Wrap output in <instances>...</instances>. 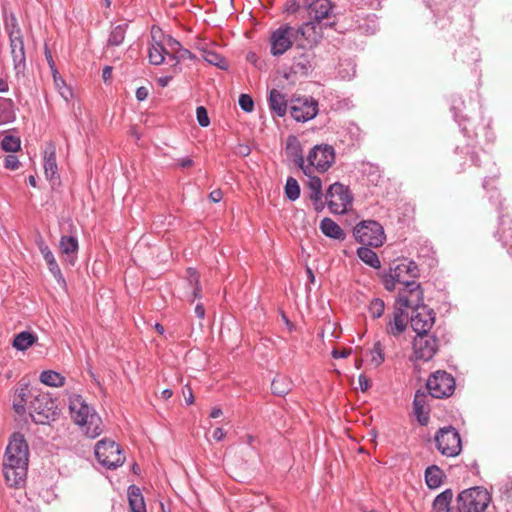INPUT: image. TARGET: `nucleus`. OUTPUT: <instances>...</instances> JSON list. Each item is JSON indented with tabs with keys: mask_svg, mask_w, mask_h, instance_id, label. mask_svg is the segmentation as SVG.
<instances>
[{
	"mask_svg": "<svg viewBox=\"0 0 512 512\" xmlns=\"http://www.w3.org/2000/svg\"><path fill=\"white\" fill-rule=\"evenodd\" d=\"M407 328V314L400 306H396L393 311L392 318L389 319L386 325V332L388 335L398 337Z\"/></svg>",
	"mask_w": 512,
	"mask_h": 512,
	"instance_id": "nucleus-22",
	"label": "nucleus"
},
{
	"mask_svg": "<svg viewBox=\"0 0 512 512\" xmlns=\"http://www.w3.org/2000/svg\"><path fill=\"white\" fill-rule=\"evenodd\" d=\"M239 105L244 112L250 113L254 110V101L248 94H241L239 96Z\"/></svg>",
	"mask_w": 512,
	"mask_h": 512,
	"instance_id": "nucleus-52",
	"label": "nucleus"
},
{
	"mask_svg": "<svg viewBox=\"0 0 512 512\" xmlns=\"http://www.w3.org/2000/svg\"><path fill=\"white\" fill-rule=\"evenodd\" d=\"M285 155L289 161L304 172L307 160L304 159L302 145L295 135L287 137Z\"/></svg>",
	"mask_w": 512,
	"mask_h": 512,
	"instance_id": "nucleus-20",
	"label": "nucleus"
},
{
	"mask_svg": "<svg viewBox=\"0 0 512 512\" xmlns=\"http://www.w3.org/2000/svg\"><path fill=\"white\" fill-rule=\"evenodd\" d=\"M413 352L417 360L429 361L438 351V339L429 333L417 334L413 340Z\"/></svg>",
	"mask_w": 512,
	"mask_h": 512,
	"instance_id": "nucleus-15",
	"label": "nucleus"
},
{
	"mask_svg": "<svg viewBox=\"0 0 512 512\" xmlns=\"http://www.w3.org/2000/svg\"><path fill=\"white\" fill-rule=\"evenodd\" d=\"M491 501V496L483 487H472L460 492L456 503L463 512H484Z\"/></svg>",
	"mask_w": 512,
	"mask_h": 512,
	"instance_id": "nucleus-8",
	"label": "nucleus"
},
{
	"mask_svg": "<svg viewBox=\"0 0 512 512\" xmlns=\"http://www.w3.org/2000/svg\"><path fill=\"white\" fill-rule=\"evenodd\" d=\"M285 196L290 201H295L300 196V186L293 177H288L285 184Z\"/></svg>",
	"mask_w": 512,
	"mask_h": 512,
	"instance_id": "nucleus-43",
	"label": "nucleus"
},
{
	"mask_svg": "<svg viewBox=\"0 0 512 512\" xmlns=\"http://www.w3.org/2000/svg\"><path fill=\"white\" fill-rule=\"evenodd\" d=\"M437 450L446 457H456L462 451L460 434L453 426L441 427L434 436Z\"/></svg>",
	"mask_w": 512,
	"mask_h": 512,
	"instance_id": "nucleus-9",
	"label": "nucleus"
},
{
	"mask_svg": "<svg viewBox=\"0 0 512 512\" xmlns=\"http://www.w3.org/2000/svg\"><path fill=\"white\" fill-rule=\"evenodd\" d=\"M202 57L207 63L211 65H214L222 70L228 69V62L226 58L213 50L203 49Z\"/></svg>",
	"mask_w": 512,
	"mask_h": 512,
	"instance_id": "nucleus-38",
	"label": "nucleus"
},
{
	"mask_svg": "<svg viewBox=\"0 0 512 512\" xmlns=\"http://www.w3.org/2000/svg\"><path fill=\"white\" fill-rule=\"evenodd\" d=\"M195 314L198 318L203 319L205 316V308L204 306L199 303L195 306Z\"/></svg>",
	"mask_w": 512,
	"mask_h": 512,
	"instance_id": "nucleus-64",
	"label": "nucleus"
},
{
	"mask_svg": "<svg viewBox=\"0 0 512 512\" xmlns=\"http://www.w3.org/2000/svg\"><path fill=\"white\" fill-rule=\"evenodd\" d=\"M45 58L47 60V63L49 65L51 71H52L53 78H54L55 82L57 83L58 78H61V77L59 76V73H58V71L56 69V65H55V62L53 60L51 51L47 47H45Z\"/></svg>",
	"mask_w": 512,
	"mask_h": 512,
	"instance_id": "nucleus-54",
	"label": "nucleus"
},
{
	"mask_svg": "<svg viewBox=\"0 0 512 512\" xmlns=\"http://www.w3.org/2000/svg\"><path fill=\"white\" fill-rule=\"evenodd\" d=\"M196 117L199 125L201 127H207L210 124V119L208 117V113L205 107L199 106L196 109Z\"/></svg>",
	"mask_w": 512,
	"mask_h": 512,
	"instance_id": "nucleus-53",
	"label": "nucleus"
},
{
	"mask_svg": "<svg viewBox=\"0 0 512 512\" xmlns=\"http://www.w3.org/2000/svg\"><path fill=\"white\" fill-rule=\"evenodd\" d=\"M59 248L62 254L70 256L76 254L79 249L78 240L75 236L63 235L60 238Z\"/></svg>",
	"mask_w": 512,
	"mask_h": 512,
	"instance_id": "nucleus-42",
	"label": "nucleus"
},
{
	"mask_svg": "<svg viewBox=\"0 0 512 512\" xmlns=\"http://www.w3.org/2000/svg\"><path fill=\"white\" fill-rule=\"evenodd\" d=\"M299 9L300 3L297 0H288L284 6V11L289 14H295Z\"/></svg>",
	"mask_w": 512,
	"mask_h": 512,
	"instance_id": "nucleus-56",
	"label": "nucleus"
},
{
	"mask_svg": "<svg viewBox=\"0 0 512 512\" xmlns=\"http://www.w3.org/2000/svg\"><path fill=\"white\" fill-rule=\"evenodd\" d=\"M251 152V149L248 145L245 144H239L237 146L236 153L240 156H248Z\"/></svg>",
	"mask_w": 512,
	"mask_h": 512,
	"instance_id": "nucleus-61",
	"label": "nucleus"
},
{
	"mask_svg": "<svg viewBox=\"0 0 512 512\" xmlns=\"http://www.w3.org/2000/svg\"><path fill=\"white\" fill-rule=\"evenodd\" d=\"M127 29H128L127 23H122V24L113 26L110 31L108 40H107V45L112 46V47L121 45L125 39Z\"/></svg>",
	"mask_w": 512,
	"mask_h": 512,
	"instance_id": "nucleus-36",
	"label": "nucleus"
},
{
	"mask_svg": "<svg viewBox=\"0 0 512 512\" xmlns=\"http://www.w3.org/2000/svg\"><path fill=\"white\" fill-rule=\"evenodd\" d=\"M35 242H36V245H37L39 251L41 252L51 274L54 276V278L56 279V281L59 284L65 285L66 281L63 277L61 269L53 255L52 251L50 250L49 246L45 243L43 237L41 235H38Z\"/></svg>",
	"mask_w": 512,
	"mask_h": 512,
	"instance_id": "nucleus-19",
	"label": "nucleus"
},
{
	"mask_svg": "<svg viewBox=\"0 0 512 512\" xmlns=\"http://www.w3.org/2000/svg\"><path fill=\"white\" fill-rule=\"evenodd\" d=\"M14 102L11 99L0 97V119L3 124L15 120Z\"/></svg>",
	"mask_w": 512,
	"mask_h": 512,
	"instance_id": "nucleus-37",
	"label": "nucleus"
},
{
	"mask_svg": "<svg viewBox=\"0 0 512 512\" xmlns=\"http://www.w3.org/2000/svg\"><path fill=\"white\" fill-rule=\"evenodd\" d=\"M371 354H372V362L376 366H379L380 364H382L384 362L385 358H384L383 347L379 341L374 344Z\"/></svg>",
	"mask_w": 512,
	"mask_h": 512,
	"instance_id": "nucleus-50",
	"label": "nucleus"
},
{
	"mask_svg": "<svg viewBox=\"0 0 512 512\" xmlns=\"http://www.w3.org/2000/svg\"><path fill=\"white\" fill-rule=\"evenodd\" d=\"M40 381L51 387H61L65 383V377L53 370H45L40 374Z\"/></svg>",
	"mask_w": 512,
	"mask_h": 512,
	"instance_id": "nucleus-40",
	"label": "nucleus"
},
{
	"mask_svg": "<svg viewBox=\"0 0 512 512\" xmlns=\"http://www.w3.org/2000/svg\"><path fill=\"white\" fill-rule=\"evenodd\" d=\"M384 310L385 303L380 298H374L368 306V311L374 319L380 318L383 315Z\"/></svg>",
	"mask_w": 512,
	"mask_h": 512,
	"instance_id": "nucleus-46",
	"label": "nucleus"
},
{
	"mask_svg": "<svg viewBox=\"0 0 512 512\" xmlns=\"http://www.w3.org/2000/svg\"><path fill=\"white\" fill-rule=\"evenodd\" d=\"M5 29L6 32L8 33L9 39H12V37L16 35V32L22 34L17 19L14 15H11L10 18H7L5 20Z\"/></svg>",
	"mask_w": 512,
	"mask_h": 512,
	"instance_id": "nucleus-49",
	"label": "nucleus"
},
{
	"mask_svg": "<svg viewBox=\"0 0 512 512\" xmlns=\"http://www.w3.org/2000/svg\"><path fill=\"white\" fill-rule=\"evenodd\" d=\"M165 55H169L168 50L160 43L152 44L149 48L148 58L152 65H160L165 60Z\"/></svg>",
	"mask_w": 512,
	"mask_h": 512,
	"instance_id": "nucleus-41",
	"label": "nucleus"
},
{
	"mask_svg": "<svg viewBox=\"0 0 512 512\" xmlns=\"http://www.w3.org/2000/svg\"><path fill=\"white\" fill-rule=\"evenodd\" d=\"M29 402V415L36 424H49L59 416L56 400L48 393H32L29 384L20 381L15 389L13 397V409L16 414L22 416L26 413V405Z\"/></svg>",
	"mask_w": 512,
	"mask_h": 512,
	"instance_id": "nucleus-2",
	"label": "nucleus"
},
{
	"mask_svg": "<svg viewBox=\"0 0 512 512\" xmlns=\"http://www.w3.org/2000/svg\"><path fill=\"white\" fill-rule=\"evenodd\" d=\"M185 59H189V60H195L196 59V56L188 49L186 48H183L180 49L179 53L177 55H171L170 56V61L172 62V66L173 67H176L178 66V64L180 63L181 60H185Z\"/></svg>",
	"mask_w": 512,
	"mask_h": 512,
	"instance_id": "nucleus-48",
	"label": "nucleus"
},
{
	"mask_svg": "<svg viewBox=\"0 0 512 512\" xmlns=\"http://www.w3.org/2000/svg\"><path fill=\"white\" fill-rule=\"evenodd\" d=\"M10 40V53L14 63L16 76L24 75L26 70V55L22 34L16 32V35Z\"/></svg>",
	"mask_w": 512,
	"mask_h": 512,
	"instance_id": "nucleus-18",
	"label": "nucleus"
},
{
	"mask_svg": "<svg viewBox=\"0 0 512 512\" xmlns=\"http://www.w3.org/2000/svg\"><path fill=\"white\" fill-rule=\"evenodd\" d=\"M335 162V150L329 144L315 145L307 155V164L304 169V174L310 176L314 170L324 173Z\"/></svg>",
	"mask_w": 512,
	"mask_h": 512,
	"instance_id": "nucleus-7",
	"label": "nucleus"
},
{
	"mask_svg": "<svg viewBox=\"0 0 512 512\" xmlns=\"http://www.w3.org/2000/svg\"><path fill=\"white\" fill-rule=\"evenodd\" d=\"M453 495L452 489H446L438 494L432 503L433 510L435 512H463L457 503L455 506L451 505Z\"/></svg>",
	"mask_w": 512,
	"mask_h": 512,
	"instance_id": "nucleus-23",
	"label": "nucleus"
},
{
	"mask_svg": "<svg viewBox=\"0 0 512 512\" xmlns=\"http://www.w3.org/2000/svg\"><path fill=\"white\" fill-rule=\"evenodd\" d=\"M321 232L329 238L343 241L346 238V234L343 229L331 218L325 217L320 222Z\"/></svg>",
	"mask_w": 512,
	"mask_h": 512,
	"instance_id": "nucleus-28",
	"label": "nucleus"
},
{
	"mask_svg": "<svg viewBox=\"0 0 512 512\" xmlns=\"http://www.w3.org/2000/svg\"><path fill=\"white\" fill-rule=\"evenodd\" d=\"M307 9L311 20L304 24L312 25V28L310 29L312 36L315 35L319 38L316 32L318 25L320 28H327L333 27L336 24L335 15L333 13L334 5L330 0H314L307 4Z\"/></svg>",
	"mask_w": 512,
	"mask_h": 512,
	"instance_id": "nucleus-6",
	"label": "nucleus"
},
{
	"mask_svg": "<svg viewBox=\"0 0 512 512\" xmlns=\"http://www.w3.org/2000/svg\"><path fill=\"white\" fill-rule=\"evenodd\" d=\"M499 172L493 173L491 176H486L483 181V188L490 194L489 199L496 205V208L501 211L503 209V200L498 188L495 185L496 180L499 178Z\"/></svg>",
	"mask_w": 512,
	"mask_h": 512,
	"instance_id": "nucleus-26",
	"label": "nucleus"
},
{
	"mask_svg": "<svg viewBox=\"0 0 512 512\" xmlns=\"http://www.w3.org/2000/svg\"><path fill=\"white\" fill-rule=\"evenodd\" d=\"M465 110L466 106L462 97L453 95L451 97V111L454 114L455 120L461 127L464 136L472 141V143L458 145L455 149V153L460 157V160L469 157L472 165L480 167L479 152L482 151V149L477 147L476 139L479 136V132H482L487 141L492 140L489 130L490 120L485 119L480 111H473L472 114H468Z\"/></svg>",
	"mask_w": 512,
	"mask_h": 512,
	"instance_id": "nucleus-1",
	"label": "nucleus"
},
{
	"mask_svg": "<svg viewBox=\"0 0 512 512\" xmlns=\"http://www.w3.org/2000/svg\"><path fill=\"white\" fill-rule=\"evenodd\" d=\"M20 162L15 155H7L4 159V167L9 170H16L19 168Z\"/></svg>",
	"mask_w": 512,
	"mask_h": 512,
	"instance_id": "nucleus-55",
	"label": "nucleus"
},
{
	"mask_svg": "<svg viewBox=\"0 0 512 512\" xmlns=\"http://www.w3.org/2000/svg\"><path fill=\"white\" fill-rule=\"evenodd\" d=\"M307 181V188L309 190V199L314 203L315 210L320 211L324 208V203L322 202V181L318 176L310 173Z\"/></svg>",
	"mask_w": 512,
	"mask_h": 512,
	"instance_id": "nucleus-25",
	"label": "nucleus"
},
{
	"mask_svg": "<svg viewBox=\"0 0 512 512\" xmlns=\"http://www.w3.org/2000/svg\"><path fill=\"white\" fill-rule=\"evenodd\" d=\"M425 405L426 394L418 390L414 396L413 409L417 420L421 425H427L429 421V412L426 410Z\"/></svg>",
	"mask_w": 512,
	"mask_h": 512,
	"instance_id": "nucleus-29",
	"label": "nucleus"
},
{
	"mask_svg": "<svg viewBox=\"0 0 512 512\" xmlns=\"http://www.w3.org/2000/svg\"><path fill=\"white\" fill-rule=\"evenodd\" d=\"M1 147L6 152H16L21 147L20 138L17 136L6 135L2 139Z\"/></svg>",
	"mask_w": 512,
	"mask_h": 512,
	"instance_id": "nucleus-44",
	"label": "nucleus"
},
{
	"mask_svg": "<svg viewBox=\"0 0 512 512\" xmlns=\"http://www.w3.org/2000/svg\"><path fill=\"white\" fill-rule=\"evenodd\" d=\"M268 105L273 114L278 117H284L288 110L286 94L277 89H272L268 96Z\"/></svg>",
	"mask_w": 512,
	"mask_h": 512,
	"instance_id": "nucleus-24",
	"label": "nucleus"
},
{
	"mask_svg": "<svg viewBox=\"0 0 512 512\" xmlns=\"http://www.w3.org/2000/svg\"><path fill=\"white\" fill-rule=\"evenodd\" d=\"M69 410L74 422L79 425L89 438H96L103 432L102 420L81 395H74L69 400Z\"/></svg>",
	"mask_w": 512,
	"mask_h": 512,
	"instance_id": "nucleus-5",
	"label": "nucleus"
},
{
	"mask_svg": "<svg viewBox=\"0 0 512 512\" xmlns=\"http://www.w3.org/2000/svg\"><path fill=\"white\" fill-rule=\"evenodd\" d=\"M95 456L98 462L108 469H116L125 461L119 444L110 439H102L95 445Z\"/></svg>",
	"mask_w": 512,
	"mask_h": 512,
	"instance_id": "nucleus-10",
	"label": "nucleus"
},
{
	"mask_svg": "<svg viewBox=\"0 0 512 512\" xmlns=\"http://www.w3.org/2000/svg\"><path fill=\"white\" fill-rule=\"evenodd\" d=\"M193 165V160L189 157H185L182 159L177 160V166L180 168H189Z\"/></svg>",
	"mask_w": 512,
	"mask_h": 512,
	"instance_id": "nucleus-62",
	"label": "nucleus"
},
{
	"mask_svg": "<svg viewBox=\"0 0 512 512\" xmlns=\"http://www.w3.org/2000/svg\"><path fill=\"white\" fill-rule=\"evenodd\" d=\"M397 305L403 309L411 308L413 310L427 307L424 304V293L421 284L413 280L405 282L404 288L399 291Z\"/></svg>",
	"mask_w": 512,
	"mask_h": 512,
	"instance_id": "nucleus-14",
	"label": "nucleus"
},
{
	"mask_svg": "<svg viewBox=\"0 0 512 512\" xmlns=\"http://www.w3.org/2000/svg\"><path fill=\"white\" fill-rule=\"evenodd\" d=\"M311 24H302L295 28L288 24L282 25L271 32L270 35V52L273 56H281L288 51L293 42L304 39L306 43H301L297 48L311 49L318 42L317 36H312L310 29Z\"/></svg>",
	"mask_w": 512,
	"mask_h": 512,
	"instance_id": "nucleus-4",
	"label": "nucleus"
},
{
	"mask_svg": "<svg viewBox=\"0 0 512 512\" xmlns=\"http://www.w3.org/2000/svg\"><path fill=\"white\" fill-rule=\"evenodd\" d=\"M292 382L284 376H277L271 383V391L274 395L284 397L292 390Z\"/></svg>",
	"mask_w": 512,
	"mask_h": 512,
	"instance_id": "nucleus-35",
	"label": "nucleus"
},
{
	"mask_svg": "<svg viewBox=\"0 0 512 512\" xmlns=\"http://www.w3.org/2000/svg\"><path fill=\"white\" fill-rule=\"evenodd\" d=\"M222 198H223V192L220 189H215V190L211 191L209 194V199L214 203L220 202L222 200Z\"/></svg>",
	"mask_w": 512,
	"mask_h": 512,
	"instance_id": "nucleus-58",
	"label": "nucleus"
},
{
	"mask_svg": "<svg viewBox=\"0 0 512 512\" xmlns=\"http://www.w3.org/2000/svg\"><path fill=\"white\" fill-rule=\"evenodd\" d=\"M314 58V54L312 52H304L299 56H295L292 65V71L295 74H300L302 76H308L312 69V60Z\"/></svg>",
	"mask_w": 512,
	"mask_h": 512,
	"instance_id": "nucleus-27",
	"label": "nucleus"
},
{
	"mask_svg": "<svg viewBox=\"0 0 512 512\" xmlns=\"http://www.w3.org/2000/svg\"><path fill=\"white\" fill-rule=\"evenodd\" d=\"M444 477V472L436 465H431L425 470V481L430 489L440 487Z\"/></svg>",
	"mask_w": 512,
	"mask_h": 512,
	"instance_id": "nucleus-33",
	"label": "nucleus"
},
{
	"mask_svg": "<svg viewBox=\"0 0 512 512\" xmlns=\"http://www.w3.org/2000/svg\"><path fill=\"white\" fill-rule=\"evenodd\" d=\"M496 237L507 250L512 247V215L510 213L500 215Z\"/></svg>",
	"mask_w": 512,
	"mask_h": 512,
	"instance_id": "nucleus-21",
	"label": "nucleus"
},
{
	"mask_svg": "<svg viewBox=\"0 0 512 512\" xmlns=\"http://www.w3.org/2000/svg\"><path fill=\"white\" fill-rule=\"evenodd\" d=\"M357 256L368 266L378 269L381 266L378 255L370 248L363 245L357 249Z\"/></svg>",
	"mask_w": 512,
	"mask_h": 512,
	"instance_id": "nucleus-34",
	"label": "nucleus"
},
{
	"mask_svg": "<svg viewBox=\"0 0 512 512\" xmlns=\"http://www.w3.org/2000/svg\"><path fill=\"white\" fill-rule=\"evenodd\" d=\"M291 117L297 122H307L318 114V102L313 98L292 99L290 104Z\"/></svg>",
	"mask_w": 512,
	"mask_h": 512,
	"instance_id": "nucleus-16",
	"label": "nucleus"
},
{
	"mask_svg": "<svg viewBox=\"0 0 512 512\" xmlns=\"http://www.w3.org/2000/svg\"><path fill=\"white\" fill-rule=\"evenodd\" d=\"M325 199L329 210L334 214L346 213L353 200L349 188L339 182L329 186Z\"/></svg>",
	"mask_w": 512,
	"mask_h": 512,
	"instance_id": "nucleus-12",
	"label": "nucleus"
},
{
	"mask_svg": "<svg viewBox=\"0 0 512 512\" xmlns=\"http://www.w3.org/2000/svg\"><path fill=\"white\" fill-rule=\"evenodd\" d=\"M187 275H188V283L192 287V298L190 299V301L194 302L196 299H200L202 297L200 276H199L198 272L196 271V269H194V268H188Z\"/></svg>",
	"mask_w": 512,
	"mask_h": 512,
	"instance_id": "nucleus-39",
	"label": "nucleus"
},
{
	"mask_svg": "<svg viewBox=\"0 0 512 512\" xmlns=\"http://www.w3.org/2000/svg\"><path fill=\"white\" fill-rule=\"evenodd\" d=\"M350 354H351V349H343V350L334 349L332 351V357L335 359L347 358Z\"/></svg>",
	"mask_w": 512,
	"mask_h": 512,
	"instance_id": "nucleus-57",
	"label": "nucleus"
},
{
	"mask_svg": "<svg viewBox=\"0 0 512 512\" xmlns=\"http://www.w3.org/2000/svg\"><path fill=\"white\" fill-rule=\"evenodd\" d=\"M166 46L167 47L165 48L169 52V55H167L169 58L171 55H177L180 49H182L183 47L181 43L178 40L174 39L172 36H168L166 38Z\"/></svg>",
	"mask_w": 512,
	"mask_h": 512,
	"instance_id": "nucleus-51",
	"label": "nucleus"
},
{
	"mask_svg": "<svg viewBox=\"0 0 512 512\" xmlns=\"http://www.w3.org/2000/svg\"><path fill=\"white\" fill-rule=\"evenodd\" d=\"M358 382H359V385H360V389L361 391H366L368 390V388L370 387V382L369 380L367 379V377L363 374H361L358 378Z\"/></svg>",
	"mask_w": 512,
	"mask_h": 512,
	"instance_id": "nucleus-60",
	"label": "nucleus"
},
{
	"mask_svg": "<svg viewBox=\"0 0 512 512\" xmlns=\"http://www.w3.org/2000/svg\"><path fill=\"white\" fill-rule=\"evenodd\" d=\"M38 340L36 334L29 331H22L15 335L12 346L18 351H25L35 344Z\"/></svg>",
	"mask_w": 512,
	"mask_h": 512,
	"instance_id": "nucleus-32",
	"label": "nucleus"
},
{
	"mask_svg": "<svg viewBox=\"0 0 512 512\" xmlns=\"http://www.w3.org/2000/svg\"><path fill=\"white\" fill-rule=\"evenodd\" d=\"M353 235L357 242L370 247H380L385 241L383 227L374 220L358 223L353 229Z\"/></svg>",
	"mask_w": 512,
	"mask_h": 512,
	"instance_id": "nucleus-11",
	"label": "nucleus"
},
{
	"mask_svg": "<svg viewBox=\"0 0 512 512\" xmlns=\"http://www.w3.org/2000/svg\"><path fill=\"white\" fill-rule=\"evenodd\" d=\"M455 386L454 377L443 370L431 374L426 383L429 394L437 399L450 397L455 391Z\"/></svg>",
	"mask_w": 512,
	"mask_h": 512,
	"instance_id": "nucleus-13",
	"label": "nucleus"
},
{
	"mask_svg": "<svg viewBox=\"0 0 512 512\" xmlns=\"http://www.w3.org/2000/svg\"><path fill=\"white\" fill-rule=\"evenodd\" d=\"M57 171L55 147L50 145L44 153V172L46 177L52 180L57 176Z\"/></svg>",
	"mask_w": 512,
	"mask_h": 512,
	"instance_id": "nucleus-31",
	"label": "nucleus"
},
{
	"mask_svg": "<svg viewBox=\"0 0 512 512\" xmlns=\"http://www.w3.org/2000/svg\"><path fill=\"white\" fill-rule=\"evenodd\" d=\"M381 281L387 291H393L396 287V283L400 284L399 273L394 274L392 268H390L389 272L382 275Z\"/></svg>",
	"mask_w": 512,
	"mask_h": 512,
	"instance_id": "nucleus-47",
	"label": "nucleus"
},
{
	"mask_svg": "<svg viewBox=\"0 0 512 512\" xmlns=\"http://www.w3.org/2000/svg\"><path fill=\"white\" fill-rule=\"evenodd\" d=\"M128 502L130 512H146L144 497L141 490L135 485L128 488Z\"/></svg>",
	"mask_w": 512,
	"mask_h": 512,
	"instance_id": "nucleus-30",
	"label": "nucleus"
},
{
	"mask_svg": "<svg viewBox=\"0 0 512 512\" xmlns=\"http://www.w3.org/2000/svg\"><path fill=\"white\" fill-rule=\"evenodd\" d=\"M148 97V89L146 87H139L136 90V98L138 101H144Z\"/></svg>",
	"mask_w": 512,
	"mask_h": 512,
	"instance_id": "nucleus-59",
	"label": "nucleus"
},
{
	"mask_svg": "<svg viewBox=\"0 0 512 512\" xmlns=\"http://www.w3.org/2000/svg\"><path fill=\"white\" fill-rule=\"evenodd\" d=\"M397 270H405V274L410 278H417L420 275L418 265L412 260L401 262L397 265Z\"/></svg>",
	"mask_w": 512,
	"mask_h": 512,
	"instance_id": "nucleus-45",
	"label": "nucleus"
},
{
	"mask_svg": "<svg viewBox=\"0 0 512 512\" xmlns=\"http://www.w3.org/2000/svg\"><path fill=\"white\" fill-rule=\"evenodd\" d=\"M410 323L416 334L429 333L435 323V312L428 306L413 310Z\"/></svg>",
	"mask_w": 512,
	"mask_h": 512,
	"instance_id": "nucleus-17",
	"label": "nucleus"
},
{
	"mask_svg": "<svg viewBox=\"0 0 512 512\" xmlns=\"http://www.w3.org/2000/svg\"><path fill=\"white\" fill-rule=\"evenodd\" d=\"M226 433L224 432V430L220 427H217L216 429H214L213 433H212V437L214 440L216 441H221L224 439Z\"/></svg>",
	"mask_w": 512,
	"mask_h": 512,
	"instance_id": "nucleus-63",
	"label": "nucleus"
},
{
	"mask_svg": "<svg viewBox=\"0 0 512 512\" xmlns=\"http://www.w3.org/2000/svg\"><path fill=\"white\" fill-rule=\"evenodd\" d=\"M29 446L23 434L11 435L3 458V473L9 487H21L27 476Z\"/></svg>",
	"mask_w": 512,
	"mask_h": 512,
	"instance_id": "nucleus-3",
	"label": "nucleus"
}]
</instances>
